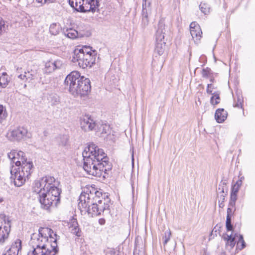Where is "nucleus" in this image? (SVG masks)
<instances>
[{"label":"nucleus","instance_id":"3c124183","mask_svg":"<svg viewBox=\"0 0 255 255\" xmlns=\"http://www.w3.org/2000/svg\"><path fill=\"white\" fill-rule=\"evenodd\" d=\"M56 1V0H44V2L46 3H52V2H54Z\"/></svg>","mask_w":255,"mask_h":255},{"label":"nucleus","instance_id":"ddd939ff","mask_svg":"<svg viewBox=\"0 0 255 255\" xmlns=\"http://www.w3.org/2000/svg\"><path fill=\"white\" fill-rule=\"evenodd\" d=\"M63 65V62L60 60H49L45 64L44 71L46 73H50L57 69H60Z\"/></svg>","mask_w":255,"mask_h":255},{"label":"nucleus","instance_id":"20e7f679","mask_svg":"<svg viewBox=\"0 0 255 255\" xmlns=\"http://www.w3.org/2000/svg\"><path fill=\"white\" fill-rule=\"evenodd\" d=\"M96 57V50H93L90 46H84L74 51L72 61L77 63L80 67L85 69L91 67L95 63Z\"/></svg>","mask_w":255,"mask_h":255},{"label":"nucleus","instance_id":"2eb2a0df","mask_svg":"<svg viewBox=\"0 0 255 255\" xmlns=\"http://www.w3.org/2000/svg\"><path fill=\"white\" fill-rule=\"evenodd\" d=\"M150 10V3H147L146 0H143L142 10V23L144 26L147 25L148 23V12Z\"/></svg>","mask_w":255,"mask_h":255},{"label":"nucleus","instance_id":"864d4df0","mask_svg":"<svg viewBox=\"0 0 255 255\" xmlns=\"http://www.w3.org/2000/svg\"><path fill=\"white\" fill-rule=\"evenodd\" d=\"M36 1L38 3H41L42 4L45 3L44 2V0H36Z\"/></svg>","mask_w":255,"mask_h":255},{"label":"nucleus","instance_id":"37998d69","mask_svg":"<svg viewBox=\"0 0 255 255\" xmlns=\"http://www.w3.org/2000/svg\"><path fill=\"white\" fill-rule=\"evenodd\" d=\"M26 73L24 72V74H20L18 76V78L21 80L25 81L27 80V76L26 75Z\"/></svg>","mask_w":255,"mask_h":255},{"label":"nucleus","instance_id":"5701e85b","mask_svg":"<svg viewBox=\"0 0 255 255\" xmlns=\"http://www.w3.org/2000/svg\"><path fill=\"white\" fill-rule=\"evenodd\" d=\"M223 238L226 241V246L227 247H230V250L233 249L236 244L235 238L232 237V235L224 234Z\"/></svg>","mask_w":255,"mask_h":255},{"label":"nucleus","instance_id":"bf43d9fd","mask_svg":"<svg viewBox=\"0 0 255 255\" xmlns=\"http://www.w3.org/2000/svg\"><path fill=\"white\" fill-rule=\"evenodd\" d=\"M243 179H244V177H241L240 179H241V180H243Z\"/></svg>","mask_w":255,"mask_h":255},{"label":"nucleus","instance_id":"412c9836","mask_svg":"<svg viewBox=\"0 0 255 255\" xmlns=\"http://www.w3.org/2000/svg\"><path fill=\"white\" fill-rule=\"evenodd\" d=\"M227 115L224 109H218L216 111L215 118L218 123H222L227 119Z\"/></svg>","mask_w":255,"mask_h":255},{"label":"nucleus","instance_id":"2f4dec72","mask_svg":"<svg viewBox=\"0 0 255 255\" xmlns=\"http://www.w3.org/2000/svg\"><path fill=\"white\" fill-rule=\"evenodd\" d=\"M171 235V232L169 229L165 232L164 235L163 236L162 239L163 240V245L165 246L167 244L168 241L170 240V237Z\"/></svg>","mask_w":255,"mask_h":255},{"label":"nucleus","instance_id":"6e6552de","mask_svg":"<svg viewBox=\"0 0 255 255\" xmlns=\"http://www.w3.org/2000/svg\"><path fill=\"white\" fill-rule=\"evenodd\" d=\"M82 76L76 71L71 72L66 77L64 83L68 86L69 92L74 97H78L79 89L80 87Z\"/></svg>","mask_w":255,"mask_h":255},{"label":"nucleus","instance_id":"f704fd0d","mask_svg":"<svg viewBox=\"0 0 255 255\" xmlns=\"http://www.w3.org/2000/svg\"><path fill=\"white\" fill-rule=\"evenodd\" d=\"M6 30L5 21L0 17V35H1Z\"/></svg>","mask_w":255,"mask_h":255},{"label":"nucleus","instance_id":"f03ea898","mask_svg":"<svg viewBox=\"0 0 255 255\" xmlns=\"http://www.w3.org/2000/svg\"><path fill=\"white\" fill-rule=\"evenodd\" d=\"M78 207L82 213H87L90 217L100 216L110 207V199L106 194L92 186L85 187L79 197Z\"/></svg>","mask_w":255,"mask_h":255},{"label":"nucleus","instance_id":"423d86ee","mask_svg":"<svg viewBox=\"0 0 255 255\" xmlns=\"http://www.w3.org/2000/svg\"><path fill=\"white\" fill-rule=\"evenodd\" d=\"M39 194V200L41 207L46 210H50V208L56 206L60 202V195L61 193L54 194L51 192H37Z\"/></svg>","mask_w":255,"mask_h":255},{"label":"nucleus","instance_id":"9d476101","mask_svg":"<svg viewBox=\"0 0 255 255\" xmlns=\"http://www.w3.org/2000/svg\"><path fill=\"white\" fill-rule=\"evenodd\" d=\"M80 87L79 89L78 97H84L90 93L91 89L90 81L89 79L82 76Z\"/></svg>","mask_w":255,"mask_h":255},{"label":"nucleus","instance_id":"ea45409f","mask_svg":"<svg viewBox=\"0 0 255 255\" xmlns=\"http://www.w3.org/2000/svg\"><path fill=\"white\" fill-rule=\"evenodd\" d=\"M225 196L223 194L220 196V199L219 200V206L220 208H223L224 207V201Z\"/></svg>","mask_w":255,"mask_h":255},{"label":"nucleus","instance_id":"4d7b16f0","mask_svg":"<svg viewBox=\"0 0 255 255\" xmlns=\"http://www.w3.org/2000/svg\"><path fill=\"white\" fill-rule=\"evenodd\" d=\"M16 160H21V158H19V159H16Z\"/></svg>","mask_w":255,"mask_h":255},{"label":"nucleus","instance_id":"cd10ccee","mask_svg":"<svg viewBox=\"0 0 255 255\" xmlns=\"http://www.w3.org/2000/svg\"><path fill=\"white\" fill-rule=\"evenodd\" d=\"M220 102V98L219 93L218 92L214 93L210 99L211 104L214 106L218 104Z\"/></svg>","mask_w":255,"mask_h":255},{"label":"nucleus","instance_id":"4c0bfd02","mask_svg":"<svg viewBox=\"0 0 255 255\" xmlns=\"http://www.w3.org/2000/svg\"><path fill=\"white\" fill-rule=\"evenodd\" d=\"M226 226L227 231H232L233 226L231 223V217H227Z\"/></svg>","mask_w":255,"mask_h":255},{"label":"nucleus","instance_id":"f8f14e48","mask_svg":"<svg viewBox=\"0 0 255 255\" xmlns=\"http://www.w3.org/2000/svg\"><path fill=\"white\" fill-rule=\"evenodd\" d=\"M96 124L95 121L88 116H85L81 118V127L85 131L94 130Z\"/></svg>","mask_w":255,"mask_h":255},{"label":"nucleus","instance_id":"a19ab883","mask_svg":"<svg viewBox=\"0 0 255 255\" xmlns=\"http://www.w3.org/2000/svg\"><path fill=\"white\" fill-rule=\"evenodd\" d=\"M213 89H214V86L212 85V83L208 84L207 85V90H206L207 93L209 94L213 95V93H212V90Z\"/></svg>","mask_w":255,"mask_h":255},{"label":"nucleus","instance_id":"39448f33","mask_svg":"<svg viewBox=\"0 0 255 255\" xmlns=\"http://www.w3.org/2000/svg\"><path fill=\"white\" fill-rule=\"evenodd\" d=\"M60 182L53 176H45L35 183L34 191L37 192L61 193Z\"/></svg>","mask_w":255,"mask_h":255},{"label":"nucleus","instance_id":"b1692460","mask_svg":"<svg viewBox=\"0 0 255 255\" xmlns=\"http://www.w3.org/2000/svg\"><path fill=\"white\" fill-rule=\"evenodd\" d=\"M61 28L59 23H53L51 24L49 27L50 33L53 35H56L60 32Z\"/></svg>","mask_w":255,"mask_h":255},{"label":"nucleus","instance_id":"4be33fe9","mask_svg":"<svg viewBox=\"0 0 255 255\" xmlns=\"http://www.w3.org/2000/svg\"><path fill=\"white\" fill-rule=\"evenodd\" d=\"M94 130L101 134L108 133L110 131V126L107 124L96 123Z\"/></svg>","mask_w":255,"mask_h":255},{"label":"nucleus","instance_id":"a211bd4d","mask_svg":"<svg viewBox=\"0 0 255 255\" xmlns=\"http://www.w3.org/2000/svg\"><path fill=\"white\" fill-rule=\"evenodd\" d=\"M68 226L71 233L78 237L81 236V230L76 219L73 218L71 219L68 223Z\"/></svg>","mask_w":255,"mask_h":255},{"label":"nucleus","instance_id":"a878e982","mask_svg":"<svg viewBox=\"0 0 255 255\" xmlns=\"http://www.w3.org/2000/svg\"><path fill=\"white\" fill-rule=\"evenodd\" d=\"M16 159H19L21 158V160H16L15 161V165L16 166H19L21 165V163L24 161H26L27 159L25 157V154L23 151H19L18 152L16 151Z\"/></svg>","mask_w":255,"mask_h":255},{"label":"nucleus","instance_id":"f257e3e1","mask_svg":"<svg viewBox=\"0 0 255 255\" xmlns=\"http://www.w3.org/2000/svg\"><path fill=\"white\" fill-rule=\"evenodd\" d=\"M82 156L83 169L89 175L105 178L112 168L104 150L93 143L85 148Z\"/></svg>","mask_w":255,"mask_h":255},{"label":"nucleus","instance_id":"a18cd8bd","mask_svg":"<svg viewBox=\"0 0 255 255\" xmlns=\"http://www.w3.org/2000/svg\"><path fill=\"white\" fill-rule=\"evenodd\" d=\"M242 184V180L241 179H240V180H238L234 185L240 188Z\"/></svg>","mask_w":255,"mask_h":255},{"label":"nucleus","instance_id":"c756f323","mask_svg":"<svg viewBox=\"0 0 255 255\" xmlns=\"http://www.w3.org/2000/svg\"><path fill=\"white\" fill-rule=\"evenodd\" d=\"M8 83L7 75L6 73H2V75L0 76V86L2 87H4Z\"/></svg>","mask_w":255,"mask_h":255},{"label":"nucleus","instance_id":"8fccbe9b","mask_svg":"<svg viewBox=\"0 0 255 255\" xmlns=\"http://www.w3.org/2000/svg\"><path fill=\"white\" fill-rule=\"evenodd\" d=\"M100 225H104L105 224V223H106V221L105 220V219L104 218H101L99 220V221H98Z\"/></svg>","mask_w":255,"mask_h":255},{"label":"nucleus","instance_id":"c03bdc74","mask_svg":"<svg viewBox=\"0 0 255 255\" xmlns=\"http://www.w3.org/2000/svg\"><path fill=\"white\" fill-rule=\"evenodd\" d=\"M237 200V194L231 193L230 200L236 201Z\"/></svg>","mask_w":255,"mask_h":255},{"label":"nucleus","instance_id":"4468645a","mask_svg":"<svg viewBox=\"0 0 255 255\" xmlns=\"http://www.w3.org/2000/svg\"><path fill=\"white\" fill-rule=\"evenodd\" d=\"M69 3L70 5L77 11L81 12L88 11V9L86 8L83 0H69Z\"/></svg>","mask_w":255,"mask_h":255},{"label":"nucleus","instance_id":"603ef678","mask_svg":"<svg viewBox=\"0 0 255 255\" xmlns=\"http://www.w3.org/2000/svg\"><path fill=\"white\" fill-rule=\"evenodd\" d=\"M131 160H132V164L133 166V164H134V155H133V150L132 151Z\"/></svg>","mask_w":255,"mask_h":255},{"label":"nucleus","instance_id":"9b49d317","mask_svg":"<svg viewBox=\"0 0 255 255\" xmlns=\"http://www.w3.org/2000/svg\"><path fill=\"white\" fill-rule=\"evenodd\" d=\"M190 34L196 43L199 42L202 32L200 25L195 21L192 22L190 25Z\"/></svg>","mask_w":255,"mask_h":255},{"label":"nucleus","instance_id":"09e8293b","mask_svg":"<svg viewBox=\"0 0 255 255\" xmlns=\"http://www.w3.org/2000/svg\"><path fill=\"white\" fill-rule=\"evenodd\" d=\"M236 201H235L230 200L229 204V206L230 207H235V205H236Z\"/></svg>","mask_w":255,"mask_h":255},{"label":"nucleus","instance_id":"bb28decb","mask_svg":"<svg viewBox=\"0 0 255 255\" xmlns=\"http://www.w3.org/2000/svg\"><path fill=\"white\" fill-rule=\"evenodd\" d=\"M199 7L202 12L205 14H208L210 12L211 7L207 3L201 2L199 5Z\"/></svg>","mask_w":255,"mask_h":255},{"label":"nucleus","instance_id":"c85d7f7f","mask_svg":"<svg viewBox=\"0 0 255 255\" xmlns=\"http://www.w3.org/2000/svg\"><path fill=\"white\" fill-rule=\"evenodd\" d=\"M65 34L67 37L74 39L78 36V32L76 30L71 28L67 30L66 33Z\"/></svg>","mask_w":255,"mask_h":255},{"label":"nucleus","instance_id":"5fc2aeb1","mask_svg":"<svg viewBox=\"0 0 255 255\" xmlns=\"http://www.w3.org/2000/svg\"><path fill=\"white\" fill-rule=\"evenodd\" d=\"M210 81V82L211 83H213L214 82V78H211Z\"/></svg>","mask_w":255,"mask_h":255},{"label":"nucleus","instance_id":"473e14b6","mask_svg":"<svg viewBox=\"0 0 255 255\" xmlns=\"http://www.w3.org/2000/svg\"><path fill=\"white\" fill-rule=\"evenodd\" d=\"M211 74V70L210 68L207 67L202 69L201 72L202 76L203 78H208Z\"/></svg>","mask_w":255,"mask_h":255},{"label":"nucleus","instance_id":"e433bc0d","mask_svg":"<svg viewBox=\"0 0 255 255\" xmlns=\"http://www.w3.org/2000/svg\"><path fill=\"white\" fill-rule=\"evenodd\" d=\"M237 246L240 250H242L246 247V243L243 239L242 236H240L239 241L237 243Z\"/></svg>","mask_w":255,"mask_h":255},{"label":"nucleus","instance_id":"6ab92c4d","mask_svg":"<svg viewBox=\"0 0 255 255\" xmlns=\"http://www.w3.org/2000/svg\"><path fill=\"white\" fill-rule=\"evenodd\" d=\"M10 232V226L2 227V222H0V243L2 244L7 239Z\"/></svg>","mask_w":255,"mask_h":255},{"label":"nucleus","instance_id":"c9c22d12","mask_svg":"<svg viewBox=\"0 0 255 255\" xmlns=\"http://www.w3.org/2000/svg\"><path fill=\"white\" fill-rule=\"evenodd\" d=\"M16 150H12L9 153H8L7 156L9 159H10L15 164V161H16Z\"/></svg>","mask_w":255,"mask_h":255},{"label":"nucleus","instance_id":"f3484780","mask_svg":"<svg viewBox=\"0 0 255 255\" xmlns=\"http://www.w3.org/2000/svg\"><path fill=\"white\" fill-rule=\"evenodd\" d=\"M17 167V169L20 170V171L24 172V175L28 177V176L30 175L33 164L31 161H27L26 160V161L21 162V165Z\"/></svg>","mask_w":255,"mask_h":255},{"label":"nucleus","instance_id":"13d9d810","mask_svg":"<svg viewBox=\"0 0 255 255\" xmlns=\"http://www.w3.org/2000/svg\"><path fill=\"white\" fill-rule=\"evenodd\" d=\"M223 194L224 193V189H223L222 191Z\"/></svg>","mask_w":255,"mask_h":255},{"label":"nucleus","instance_id":"6e6d98bb","mask_svg":"<svg viewBox=\"0 0 255 255\" xmlns=\"http://www.w3.org/2000/svg\"><path fill=\"white\" fill-rule=\"evenodd\" d=\"M3 201V200L2 198L0 199V203Z\"/></svg>","mask_w":255,"mask_h":255},{"label":"nucleus","instance_id":"49530a36","mask_svg":"<svg viewBox=\"0 0 255 255\" xmlns=\"http://www.w3.org/2000/svg\"><path fill=\"white\" fill-rule=\"evenodd\" d=\"M231 207H229L228 209H227V217H231V214H232V209L231 208Z\"/></svg>","mask_w":255,"mask_h":255},{"label":"nucleus","instance_id":"7ed1b4c3","mask_svg":"<svg viewBox=\"0 0 255 255\" xmlns=\"http://www.w3.org/2000/svg\"><path fill=\"white\" fill-rule=\"evenodd\" d=\"M38 235L33 234L31 244L33 249L27 255H55L58 252L57 241L59 237L49 228L40 227Z\"/></svg>","mask_w":255,"mask_h":255},{"label":"nucleus","instance_id":"aec40b11","mask_svg":"<svg viewBox=\"0 0 255 255\" xmlns=\"http://www.w3.org/2000/svg\"><path fill=\"white\" fill-rule=\"evenodd\" d=\"M85 3L86 9L88 11L95 12L96 9L99 6V0H83Z\"/></svg>","mask_w":255,"mask_h":255},{"label":"nucleus","instance_id":"1a4fd4ad","mask_svg":"<svg viewBox=\"0 0 255 255\" xmlns=\"http://www.w3.org/2000/svg\"><path fill=\"white\" fill-rule=\"evenodd\" d=\"M11 176L10 179L13 181V183L15 186L20 187L24 184L27 176L24 175V172L17 169L16 167L12 166L10 170Z\"/></svg>","mask_w":255,"mask_h":255},{"label":"nucleus","instance_id":"de8ad7c7","mask_svg":"<svg viewBox=\"0 0 255 255\" xmlns=\"http://www.w3.org/2000/svg\"><path fill=\"white\" fill-rule=\"evenodd\" d=\"M63 138L64 141H62L61 142V144L63 145H65L67 143L68 138L66 136H63Z\"/></svg>","mask_w":255,"mask_h":255},{"label":"nucleus","instance_id":"393cba45","mask_svg":"<svg viewBox=\"0 0 255 255\" xmlns=\"http://www.w3.org/2000/svg\"><path fill=\"white\" fill-rule=\"evenodd\" d=\"M165 46V42L164 41H163V42H157L155 49V52L159 55H162L164 52Z\"/></svg>","mask_w":255,"mask_h":255},{"label":"nucleus","instance_id":"79ce46f5","mask_svg":"<svg viewBox=\"0 0 255 255\" xmlns=\"http://www.w3.org/2000/svg\"><path fill=\"white\" fill-rule=\"evenodd\" d=\"M240 189V188L238 187H237L235 185L232 186V191L231 193L237 194L239 190Z\"/></svg>","mask_w":255,"mask_h":255},{"label":"nucleus","instance_id":"7c9ffc66","mask_svg":"<svg viewBox=\"0 0 255 255\" xmlns=\"http://www.w3.org/2000/svg\"><path fill=\"white\" fill-rule=\"evenodd\" d=\"M164 35L163 33L162 30L161 29L158 28L156 31V39L157 42H163L164 41Z\"/></svg>","mask_w":255,"mask_h":255},{"label":"nucleus","instance_id":"58836bf2","mask_svg":"<svg viewBox=\"0 0 255 255\" xmlns=\"http://www.w3.org/2000/svg\"><path fill=\"white\" fill-rule=\"evenodd\" d=\"M6 117L5 110L2 105H0V123Z\"/></svg>","mask_w":255,"mask_h":255},{"label":"nucleus","instance_id":"72a5a7b5","mask_svg":"<svg viewBox=\"0 0 255 255\" xmlns=\"http://www.w3.org/2000/svg\"><path fill=\"white\" fill-rule=\"evenodd\" d=\"M243 102V99L242 96L238 95L237 96V99L235 101L234 106L237 108H243L242 103Z\"/></svg>","mask_w":255,"mask_h":255},{"label":"nucleus","instance_id":"dca6fc26","mask_svg":"<svg viewBox=\"0 0 255 255\" xmlns=\"http://www.w3.org/2000/svg\"><path fill=\"white\" fill-rule=\"evenodd\" d=\"M21 249V242L20 240L17 239L13 243L11 247L7 251L4 255H18L19 251Z\"/></svg>","mask_w":255,"mask_h":255},{"label":"nucleus","instance_id":"0eeeda50","mask_svg":"<svg viewBox=\"0 0 255 255\" xmlns=\"http://www.w3.org/2000/svg\"><path fill=\"white\" fill-rule=\"evenodd\" d=\"M31 137V133L23 126L11 128L6 133L7 138L10 141L19 142Z\"/></svg>","mask_w":255,"mask_h":255}]
</instances>
